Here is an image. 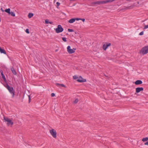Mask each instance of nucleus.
<instances>
[{
	"instance_id": "obj_24",
	"label": "nucleus",
	"mask_w": 148,
	"mask_h": 148,
	"mask_svg": "<svg viewBox=\"0 0 148 148\" xmlns=\"http://www.w3.org/2000/svg\"><path fill=\"white\" fill-rule=\"evenodd\" d=\"M45 21V23L46 24H48L49 23V20L48 19H46Z\"/></svg>"
},
{
	"instance_id": "obj_20",
	"label": "nucleus",
	"mask_w": 148,
	"mask_h": 148,
	"mask_svg": "<svg viewBox=\"0 0 148 148\" xmlns=\"http://www.w3.org/2000/svg\"><path fill=\"white\" fill-rule=\"evenodd\" d=\"M56 84L57 86H60L62 87H65V86L64 84Z\"/></svg>"
},
{
	"instance_id": "obj_16",
	"label": "nucleus",
	"mask_w": 148,
	"mask_h": 148,
	"mask_svg": "<svg viewBox=\"0 0 148 148\" xmlns=\"http://www.w3.org/2000/svg\"><path fill=\"white\" fill-rule=\"evenodd\" d=\"M33 15L34 14L33 13H29L28 15V17L29 18H30L32 17Z\"/></svg>"
},
{
	"instance_id": "obj_4",
	"label": "nucleus",
	"mask_w": 148,
	"mask_h": 148,
	"mask_svg": "<svg viewBox=\"0 0 148 148\" xmlns=\"http://www.w3.org/2000/svg\"><path fill=\"white\" fill-rule=\"evenodd\" d=\"M55 30L56 32L58 33L62 32L63 30V29L61 26L59 25H58L57 28L55 29Z\"/></svg>"
},
{
	"instance_id": "obj_22",
	"label": "nucleus",
	"mask_w": 148,
	"mask_h": 148,
	"mask_svg": "<svg viewBox=\"0 0 148 148\" xmlns=\"http://www.w3.org/2000/svg\"><path fill=\"white\" fill-rule=\"evenodd\" d=\"M102 2L100 1H97L94 3L95 4H100Z\"/></svg>"
},
{
	"instance_id": "obj_33",
	"label": "nucleus",
	"mask_w": 148,
	"mask_h": 148,
	"mask_svg": "<svg viewBox=\"0 0 148 148\" xmlns=\"http://www.w3.org/2000/svg\"><path fill=\"white\" fill-rule=\"evenodd\" d=\"M56 4L58 6L60 5V3L58 2H57L56 3Z\"/></svg>"
},
{
	"instance_id": "obj_23",
	"label": "nucleus",
	"mask_w": 148,
	"mask_h": 148,
	"mask_svg": "<svg viewBox=\"0 0 148 148\" xmlns=\"http://www.w3.org/2000/svg\"><path fill=\"white\" fill-rule=\"evenodd\" d=\"M78 101V99H76L75 100L73 101V103L75 104L77 103Z\"/></svg>"
},
{
	"instance_id": "obj_37",
	"label": "nucleus",
	"mask_w": 148,
	"mask_h": 148,
	"mask_svg": "<svg viewBox=\"0 0 148 148\" xmlns=\"http://www.w3.org/2000/svg\"><path fill=\"white\" fill-rule=\"evenodd\" d=\"M1 10L2 11V12H4V11H5V10H3L2 9V8H1Z\"/></svg>"
},
{
	"instance_id": "obj_1",
	"label": "nucleus",
	"mask_w": 148,
	"mask_h": 148,
	"mask_svg": "<svg viewBox=\"0 0 148 148\" xmlns=\"http://www.w3.org/2000/svg\"><path fill=\"white\" fill-rule=\"evenodd\" d=\"M140 53L143 55H145L148 53V46H145L142 48Z\"/></svg>"
},
{
	"instance_id": "obj_36",
	"label": "nucleus",
	"mask_w": 148,
	"mask_h": 148,
	"mask_svg": "<svg viewBox=\"0 0 148 148\" xmlns=\"http://www.w3.org/2000/svg\"><path fill=\"white\" fill-rule=\"evenodd\" d=\"M28 97L29 99V102H30V97L29 95H28Z\"/></svg>"
},
{
	"instance_id": "obj_19",
	"label": "nucleus",
	"mask_w": 148,
	"mask_h": 148,
	"mask_svg": "<svg viewBox=\"0 0 148 148\" xmlns=\"http://www.w3.org/2000/svg\"><path fill=\"white\" fill-rule=\"evenodd\" d=\"M9 14H10L12 16H15V14L12 12H10V13Z\"/></svg>"
},
{
	"instance_id": "obj_13",
	"label": "nucleus",
	"mask_w": 148,
	"mask_h": 148,
	"mask_svg": "<svg viewBox=\"0 0 148 148\" xmlns=\"http://www.w3.org/2000/svg\"><path fill=\"white\" fill-rule=\"evenodd\" d=\"M75 21V18H73L70 19L69 21V22L70 23H73Z\"/></svg>"
},
{
	"instance_id": "obj_39",
	"label": "nucleus",
	"mask_w": 148,
	"mask_h": 148,
	"mask_svg": "<svg viewBox=\"0 0 148 148\" xmlns=\"http://www.w3.org/2000/svg\"><path fill=\"white\" fill-rule=\"evenodd\" d=\"M56 0H54V2H56Z\"/></svg>"
},
{
	"instance_id": "obj_25",
	"label": "nucleus",
	"mask_w": 148,
	"mask_h": 148,
	"mask_svg": "<svg viewBox=\"0 0 148 148\" xmlns=\"http://www.w3.org/2000/svg\"><path fill=\"white\" fill-rule=\"evenodd\" d=\"M62 39L65 42H66L67 41L66 38L63 37L62 38Z\"/></svg>"
},
{
	"instance_id": "obj_32",
	"label": "nucleus",
	"mask_w": 148,
	"mask_h": 148,
	"mask_svg": "<svg viewBox=\"0 0 148 148\" xmlns=\"http://www.w3.org/2000/svg\"><path fill=\"white\" fill-rule=\"evenodd\" d=\"M55 95L54 93H52L51 94V97H53Z\"/></svg>"
},
{
	"instance_id": "obj_27",
	"label": "nucleus",
	"mask_w": 148,
	"mask_h": 148,
	"mask_svg": "<svg viewBox=\"0 0 148 148\" xmlns=\"http://www.w3.org/2000/svg\"><path fill=\"white\" fill-rule=\"evenodd\" d=\"M68 31L69 32H73V29H68Z\"/></svg>"
},
{
	"instance_id": "obj_35",
	"label": "nucleus",
	"mask_w": 148,
	"mask_h": 148,
	"mask_svg": "<svg viewBox=\"0 0 148 148\" xmlns=\"http://www.w3.org/2000/svg\"><path fill=\"white\" fill-rule=\"evenodd\" d=\"M80 20H82L83 22H84L85 21V19L84 18H81Z\"/></svg>"
},
{
	"instance_id": "obj_31",
	"label": "nucleus",
	"mask_w": 148,
	"mask_h": 148,
	"mask_svg": "<svg viewBox=\"0 0 148 148\" xmlns=\"http://www.w3.org/2000/svg\"><path fill=\"white\" fill-rule=\"evenodd\" d=\"M75 20L79 21L81 19L80 18H75Z\"/></svg>"
},
{
	"instance_id": "obj_26",
	"label": "nucleus",
	"mask_w": 148,
	"mask_h": 148,
	"mask_svg": "<svg viewBox=\"0 0 148 148\" xmlns=\"http://www.w3.org/2000/svg\"><path fill=\"white\" fill-rule=\"evenodd\" d=\"M73 78L75 79H76L78 78V77L76 75H74L73 77Z\"/></svg>"
},
{
	"instance_id": "obj_7",
	"label": "nucleus",
	"mask_w": 148,
	"mask_h": 148,
	"mask_svg": "<svg viewBox=\"0 0 148 148\" xmlns=\"http://www.w3.org/2000/svg\"><path fill=\"white\" fill-rule=\"evenodd\" d=\"M8 89L12 95V97H13L14 95V91L13 88L12 87H10Z\"/></svg>"
},
{
	"instance_id": "obj_6",
	"label": "nucleus",
	"mask_w": 148,
	"mask_h": 148,
	"mask_svg": "<svg viewBox=\"0 0 148 148\" xmlns=\"http://www.w3.org/2000/svg\"><path fill=\"white\" fill-rule=\"evenodd\" d=\"M111 45L110 43L106 42L105 44H103L102 46L103 49L104 50L106 51L108 47L110 46Z\"/></svg>"
},
{
	"instance_id": "obj_34",
	"label": "nucleus",
	"mask_w": 148,
	"mask_h": 148,
	"mask_svg": "<svg viewBox=\"0 0 148 148\" xmlns=\"http://www.w3.org/2000/svg\"><path fill=\"white\" fill-rule=\"evenodd\" d=\"M145 145H148V141L147 142L144 143Z\"/></svg>"
},
{
	"instance_id": "obj_29",
	"label": "nucleus",
	"mask_w": 148,
	"mask_h": 148,
	"mask_svg": "<svg viewBox=\"0 0 148 148\" xmlns=\"http://www.w3.org/2000/svg\"><path fill=\"white\" fill-rule=\"evenodd\" d=\"M143 34H144V32L143 31H142V32H140L139 34V35H142Z\"/></svg>"
},
{
	"instance_id": "obj_30",
	"label": "nucleus",
	"mask_w": 148,
	"mask_h": 148,
	"mask_svg": "<svg viewBox=\"0 0 148 148\" xmlns=\"http://www.w3.org/2000/svg\"><path fill=\"white\" fill-rule=\"evenodd\" d=\"M148 28V25H145L144 27V29H145Z\"/></svg>"
},
{
	"instance_id": "obj_14",
	"label": "nucleus",
	"mask_w": 148,
	"mask_h": 148,
	"mask_svg": "<svg viewBox=\"0 0 148 148\" xmlns=\"http://www.w3.org/2000/svg\"><path fill=\"white\" fill-rule=\"evenodd\" d=\"M0 52L1 53H3L4 54H6V52H5V50H4V49H1L0 47Z\"/></svg>"
},
{
	"instance_id": "obj_11",
	"label": "nucleus",
	"mask_w": 148,
	"mask_h": 148,
	"mask_svg": "<svg viewBox=\"0 0 148 148\" xmlns=\"http://www.w3.org/2000/svg\"><path fill=\"white\" fill-rule=\"evenodd\" d=\"M114 1V0H106L102 1V4L106 3H108Z\"/></svg>"
},
{
	"instance_id": "obj_15",
	"label": "nucleus",
	"mask_w": 148,
	"mask_h": 148,
	"mask_svg": "<svg viewBox=\"0 0 148 148\" xmlns=\"http://www.w3.org/2000/svg\"><path fill=\"white\" fill-rule=\"evenodd\" d=\"M10 8H8L5 10V11L8 14H10Z\"/></svg>"
},
{
	"instance_id": "obj_12",
	"label": "nucleus",
	"mask_w": 148,
	"mask_h": 148,
	"mask_svg": "<svg viewBox=\"0 0 148 148\" xmlns=\"http://www.w3.org/2000/svg\"><path fill=\"white\" fill-rule=\"evenodd\" d=\"M11 70L12 72V73L14 75H16V70L13 67H12L11 68Z\"/></svg>"
},
{
	"instance_id": "obj_2",
	"label": "nucleus",
	"mask_w": 148,
	"mask_h": 148,
	"mask_svg": "<svg viewBox=\"0 0 148 148\" xmlns=\"http://www.w3.org/2000/svg\"><path fill=\"white\" fill-rule=\"evenodd\" d=\"M4 120L5 121L7 122V124L8 125H12L13 124V122L12 120L8 117H4Z\"/></svg>"
},
{
	"instance_id": "obj_17",
	"label": "nucleus",
	"mask_w": 148,
	"mask_h": 148,
	"mask_svg": "<svg viewBox=\"0 0 148 148\" xmlns=\"http://www.w3.org/2000/svg\"><path fill=\"white\" fill-rule=\"evenodd\" d=\"M1 75L4 81H5L6 80V78H5V75H3V72H1Z\"/></svg>"
},
{
	"instance_id": "obj_18",
	"label": "nucleus",
	"mask_w": 148,
	"mask_h": 148,
	"mask_svg": "<svg viewBox=\"0 0 148 148\" xmlns=\"http://www.w3.org/2000/svg\"><path fill=\"white\" fill-rule=\"evenodd\" d=\"M148 140V137H147L145 138H143L142 139V141L143 142L147 141Z\"/></svg>"
},
{
	"instance_id": "obj_10",
	"label": "nucleus",
	"mask_w": 148,
	"mask_h": 148,
	"mask_svg": "<svg viewBox=\"0 0 148 148\" xmlns=\"http://www.w3.org/2000/svg\"><path fill=\"white\" fill-rule=\"evenodd\" d=\"M143 83L142 81L141 80H137L135 82V84L136 85L141 84Z\"/></svg>"
},
{
	"instance_id": "obj_28",
	"label": "nucleus",
	"mask_w": 148,
	"mask_h": 148,
	"mask_svg": "<svg viewBox=\"0 0 148 148\" xmlns=\"http://www.w3.org/2000/svg\"><path fill=\"white\" fill-rule=\"evenodd\" d=\"M25 32H26L27 33V34H29V29H27L25 30Z\"/></svg>"
},
{
	"instance_id": "obj_5",
	"label": "nucleus",
	"mask_w": 148,
	"mask_h": 148,
	"mask_svg": "<svg viewBox=\"0 0 148 148\" xmlns=\"http://www.w3.org/2000/svg\"><path fill=\"white\" fill-rule=\"evenodd\" d=\"M49 132L52 136L54 138H56V131L54 129H52L49 130Z\"/></svg>"
},
{
	"instance_id": "obj_3",
	"label": "nucleus",
	"mask_w": 148,
	"mask_h": 148,
	"mask_svg": "<svg viewBox=\"0 0 148 148\" xmlns=\"http://www.w3.org/2000/svg\"><path fill=\"white\" fill-rule=\"evenodd\" d=\"M67 52L69 54H72L75 53L76 50V49L74 48L71 49L70 46H68L67 47Z\"/></svg>"
},
{
	"instance_id": "obj_8",
	"label": "nucleus",
	"mask_w": 148,
	"mask_h": 148,
	"mask_svg": "<svg viewBox=\"0 0 148 148\" xmlns=\"http://www.w3.org/2000/svg\"><path fill=\"white\" fill-rule=\"evenodd\" d=\"M77 81L79 82H86V80L83 79L81 76H80L77 80Z\"/></svg>"
},
{
	"instance_id": "obj_38",
	"label": "nucleus",
	"mask_w": 148,
	"mask_h": 148,
	"mask_svg": "<svg viewBox=\"0 0 148 148\" xmlns=\"http://www.w3.org/2000/svg\"><path fill=\"white\" fill-rule=\"evenodd\" d=\"M49 23L52 24L53 23V22H49Z\"/></svg>"
},
{
	"instance_id": "obj_21",
	"label": "nucleus",
	"mask_w": 148,
	"mask_h": 148,
	"mask_svg": "<svg viewBox=\"0 0 148 148\" xmlns=\"http://www.w3.org/2000/svg\"><path fill=\"white\" fill-rule=\"evenodd\" d=\"M4 86L5 88H6L7 89L9 88L10 86L8 85V84H6L5 85H4Z\"/></svg>"
},
{
	"instance_id": "obj_9",
	"label": "nucleus",
	"mask_w": 148,
	"mask_h": 148,
	"mask_svg": "<svg viewBox=\"0 0 148 148\" xmlns=\"http://www.w3.org/2000/svg\"><path fill=\"white\" fill-rule=\"evenodd\" d=\"M143 87H138L136 88V91L137 93L140 92L141 91L143 90Z\"/></svg>"
}]
</instances>
